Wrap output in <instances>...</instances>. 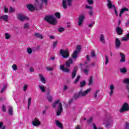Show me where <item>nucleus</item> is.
<instances>
[{
  "mask_svg": "<svg viewBox=\"0 0 129 129\" xmlns=\"http://www.w3.org/2000/svg\"><path fill=\"white\" fill-rule=\"evenodd\" d=\"M105 65H107V63L108 62H109V58H108V56L106 55H105Z\"/></svg>",
  "mask_w": 129,
  "mask_h": 129,
  "instance_id": "obj_34",
  "label": "nucleus"
},
{
  "mask_svg": "<svg viewBox=\"0 0 129 129\" xmlns=\"http://www.w3.org/2000/svg\"><path fill=\"white\" fill-rule=\"evenodd\" d=\"M36 5L37 6V9L39 10H42L43 9V5H45V6H48V0H36Z\"/></svg>",
  "mask_w": 129,
  "mask_h": 129,
  "instance_id": "obj_5",
  "label": "nucleus"
},
{
  "mask_svg": "<svg viewBox=\"0 0 129 129\" xmlns=\"http://www.w3.org/2000/svg\"><path fill=\"white\" fill-rule=\"evenodd\" d=\"M54 16L57 18V19H59L61 17V15L58 12H56L54 14Z\"/></svg>",
  "mask_w": 129,
  "mask_h": 129,
  "instance_id": "obj_44",
  "label": "nucleus"
},
{
  "mask_svg": "<svg viewBox=\"0 0 129 129\" xmlns=\"http://www.w3.org/2000/svg\"><path fill=\"white\" fill-rule=\"evenodd\" d=\"M27 89H28V85H25L23 88L24 91H27Z\"/></svg>",
  "mask_w": 129,
  "mask_h": 129,
  "instance_id": "obj_53",
  "label": "nucleus"
},
{
  "mask_svg": "<svg viewBox=\"0 0 129 129\" xmlns=\"http://www.w3.org/2000/svg\"><path fill=\"white\" fill-rule=\"evenodd\" d=\"M46 70H47V71H54V68L47 67L46 68Z\"/></svg>",
  "mask_w": 129,
  "mask_h": 129,
  "instance_id": "obj_42",
  "label": "nucleus"
},
{
  "mask_svg": "<svg viewBox=\"0 0 129 129\" xmlns=\"http://www.w3.org/2000/svg\"><path fill=\"white\" fill-rule=\"evenodd\" d=\"M86 9H88V10H89V11H90L91 10H93V8L92 7L89 6L88 5H86Z\"/></svg>",
  "mask_w": 129,
  "mask_h": 129,
  "instance_id": "obj_49",
  "label": "nucleus"
},
{
  "mask_svg": "<svg viewBox=\"0 0 129 129\" xmlns=\"http://www.w3.org/2000/svg\"><path fill=\"white\" fill-rule=\"evenodd\" d=\"M114 89H115V86H114V85H110V86H109V95L110 96H112V95H113V92H114L113 90H114Z\"/></svg>",
  "mask_w": 129,
  "mask_h": 129,
  "instance_id": "obj_11",
  "label": "nucleus"
},
{
  "mask_svg": "<svg viewBox=\"0 0 129 129\" xmlns=\"http://www.w3.org/2000/svg\"><path fill=\"white\" fill-rule=\"evenodd\" d=\"M57 45H58V41L56 40L54 41L52 44L53 49H55L56 47H57Z\"/></svg>",
  "mask_w": 129,
  "mask_h": 129,
  "instance_id": "obj_35",
  "label": "nucleus"
},
{
  "mask_svg": "<svg viewBox=\"0 0 129 129\" xmlns=\"http://www.w3.org/2000/svg\"><path fill=\"white\" fill-rule=\"evenodd\" d=\"M8 12L9 13H14V12H15V9L13 8V7H10Z\"/></svg>",
  "mask_w": 129,
  "mask_h": 129,
  "instance_id": "obj_47",
  "label": "nucleus"
},
{
  "mask_svg": "<svg viewBox=\"0 0 129 129\" xmlns=\"http://www.w3.org/2000/svg\"><path fill=\"white\" fill-rule=\"evenodd\" d=\"M17 19L21 22L25 21V20H29V18H28V17H26L25 15L22 14H19L17 15Z\"/></svg>",
  "mask_w": 129,
  "mask_h": 129,
  "instance_id": "obj_12",
  "label": "nucleus"
},
{
  "mask_svg": "<svg viewBox=\"0 0 129 129\" xmlns=\"http://www.w3.org/2000/svg\"><path fill=\"white\" fill-rule=\"evenodd\" d=\"M92 57H95V53L93 51L91 54Z\"/></svg>",
  "mask_w": 129,
  "mask_h": 129,
  "instance_id": "obj_64",
  "label": "nucleus"
},
{
  "mask_svg": "<svg viewBox=\"0 0 129 129\" xmlns=\"http://www.w3.org/2000/svg\"><path fill=\"white\" fill-rule=\"evenodd\" d=\"M92 90V89H91V88H89V89L85 90L84 91H80L78 93H77L74 94V98L75 99H77L78 98H79V97H81L82 96H86Z\"/></svg>",
  "mask_w": 129,
  "mask_h": 129,
  "instance_id": "obj_2",
  "label": "nucleus"
},
{
  "mask_svg": "<svg viewBox=\"0 0 129 129\" xmlns=\"http://www.w3.org/2000/svg\"><path fill=\"white\" fill-rule=\"evenodd\" d=\"M107 7L108 9H114L115 8V7L113 5H112V3H111V1L107 0Z\"/></svg>",
  "mask_w": 129,
  "mask_h": 129,
  "instance_id": "obj_18",
  "label": "nucleus"
},
{
  "mask_svg": "<svg viewBox=\"0 0 129 129\" xmlns=\"http://www.w3.org/2000/svg\"><path fill=\"white\" fill-rule=\"evenodd\" d=\"M32 124L33 126H40V125L41 124V121L39 120L38 118L35 117L32 120Z\"/></svg>",
  "mask_w": 129,
  "mask_h": 129,
  "instance_id": "obj_9",
  "label": "nucleus"
},
{
  "mask_svg": "<svg viewBox=\"0 0 129 129\" xmlns=\"http://www.w3.org/2000/svg\"><path fill=\"white\" fill-rule=\"evenodd\" d=\"M124 129H129V123L126 122L125 125Z\"/></svg>",
  "mask_w": 129,
  "mask_h": 129,
  "instance_id": "obj_52",
  "label": "nucleus"
},
{
  "mask_svg": "<svg viewBox=\"0 0 129 129\" xmlns=\"http://www.w3.org/2000/svg\"><path fill=\"white\" fill-rule=\"evenodd\" d=\"M61 7L66 10L68 8V2L67 0H61Z\"/></svg>",
  "mask_w": 129,
  "mask_h": 129,
  "instance_id": "obj_14",
  "label": "nucleus"
},
{
  "mask_svg": "<svg viewBox=\"0 0 129 129\" xmlns=\"http://www.w3.org/2000/svg\"><path fill=\"white\" fill-rule=\"evenodd\" d=\"M73 63V60L72 58H70L69 61L66 62V67L65 68L64 65H62L60 66V70H62L63 72H66V73H69L70 72V69L69 67H70V65Z\"/></svg>",
  "mask_w": 129,
  "mask_h": 129,
  "instance_id": "obj_1",
  "label": "nucleus"
},
{
  "mask_svg": "<svg viewBox=\"0 0 129 129\" xmlns=\"http://www.w3.org/2000/svg\"><path fill=\"white\" fill-rule=\"evenodd\" d=\"M8 12H9V9H8L7 7H4V12L6 13H8Z\"/></svg>",
  "mask_w": 129,
  "mask_h": 129,
  "instance_id": "obj_55",
  "label": "nucleus"
},
{
  "mask_svg": "<svg viewBox=\"0 0 129 129\" xmlns=\"http://www.w3.org/2000/svg\"><path fill=\"white\" fill-rule=\"evenodd\" d=\"M30 72H35V70H34V68H31L30 69Z\"/></svg>",
  "mask_w": 129,
  "mask_h": 129,
  "instance_id": "obj_62",
  "label": "nucleus"
},
{
  "mask_svg": "<svg viewBox=\"0 0 129 129\" xmlns=\"http://www.w3.org/2000/svg\"><path fill=\"white\" fill-rule=\"evenodd\" d=\"M38 87L42 91V92H45V91H46V87L44 86V85H43L42 84H39Z\"/></svg>",
  "mask_w": 129,
  "mask_h": 129,
  "instance_id": "obj_23",
  "label": "nucleus"
},
{
  "mask_svg": "<svg viewBox=\"0 0 129 129\" xmlns=\"http://www.w3.org/2000/svg\"><path fill=\"white\" fill-rule=\"evenodd\" d=\"M100 41L102 44H105V38H104V35L103 34L100 35Z\"/></svg>",
  "mask_w": 129,
  "mask_h": 129,
  "instance_id": "obj_25",
  "label": "nucleus"
},
{
  "mask_svg": "<svg viewBox=\"0 0 129 129\" xmlns=\"http://www.w3.org/2000/svg\"><path fill=\"white\" fill-rule=\"evenodd\" d=\"M81 50V45H78L76 47V50H75L73 54V58L74 59H76L77 58V55H78V53L80 52Z\"/></svg>",
  "mask_w": 129,
  "mask_h": 129,
  "instance_id": "obj_8",
  "label": "nucleus"
},
{
  "mask_svg": "<svg viewBox=\"0 0 129 129\" xmlns=\"http://www.w3.org/2000/svg\"><path fill=\"white\" fill-rule=\"evenodd\" d=\"M2 109H3V111H4V112H6L7 110V109H6V107L4 105H3L2 106Z\"/></svg>",
  "mask_w": 129,
  "mask_h": 129,
  "instance_id": "obj_60",
  "label": "nucleus"
},
{
  "mask_svg": "<svg viewBox=\"0 0 129 129\" xmlns=\"http://www.w3.org/2000/svg\"><path fill=\"white\" fill-rule=\"evenodd\" d=\"M1 87L2 88L1 92L3 93L6 90V89L7 88V85H2L1 86Z\"/></svg>",
  "mask_w": 129,
  "mask_h": 129,
  "instance_id": "obj_30",
  "label": "nucleus"
},
{
  "mask_svg": "<svg viewBox=\"0 0 129 129\" xmlns=\"http://www.w3.org/2000/svg\"><path fill=\"white\" fill-rule=\"evenodd\" d=\"M84 19H85V16L84 14H82L79 16L78 21L79 26H81V25H82V23H83V20Z\"/></svg>",
  "mask_w": 129,
  "mask_h": 129,
  "instance_id": "obj_13",
  "label": "nucleus"
},
{
  "mask_svg": "<svg viewBox=\"0 0 129 129\" xmlns=\"http://www.w3.org/2000/svg\"><path fill=\"white\" fill-rule=\"evenodd\" d=\"M3 123L0 122V128L5 129V126H3Z\"/></svg>",
  "mask_w": 129,
  "mask_h": 129,
  "instance_id": "obj_57",
  "label": "nucleus"
},
{
  "mask_svg": "<svg viewBox=\"0 0 129 129\" xmlns=\"http://www.w3.org/2000/svg\"><path fill=\"white\" fill-rule=\"evenodd\" d=\"M83 72L85 74V75H88V73H89V69L86 68L83 69Z\"/></svg>",
  "mask_w": 129,
  "mask_h": 129,
  "instance_id": "obj_28",
  "label": "nucleus"
},
{
  "mask_svg": "<svg viewBox=\"0 0 129 129\" xmlns=\"http://www.w3.org/2000/svg\"><path fill=\"white\" fill-rule=\"evenodd\" d=\"M120 72L121 73H126L127 70L126 68H122L120 69Z\"/></svg>",
  "mask_w": 129,
  "mask_h": 129,
  "instance_id": "obj_33",
  "label": "nucleus"
},
{
  "mask_svg": "<svg viewBox=\"0 0 129 129\" xmlns=\"http://www.w3.org/2000/svg\"><path fill=\"white\" fill-rule=\"evenodd\" d=\"M120 41L118 38H116L115 41V46L116 49H119L121 45Z\"/></svg>",
  "mask_w": 129,
  "mask_h": 129,
  "instance_id": "obj_16",
  "label": "nucleus"
},
{
  "mask_svg": "<svg viewBox=\"0 0 129 129\" xmlns=\"http://www.w3.org/2000/svg\"><path fill=\"white\" fill-rule=\"evenodd\" d=\"M64 28H63V27H59L58 28V32L59 33H61V32H63L64 31Z\"/></svg>",
  "mask_w": 129,
  "mask_h": 129,
  "instance_id": "obj_50",
  "label": "nucleus"
},
{
  "mask_svg": "<svg viewBox=\"0 0 129 129\" xmlns=\"http://www.w3.org/2000/svg\"><path fill=\"white\" fill-rule=\"evenodd\" d=\"M128 8H127L126 7L122 8L120 11V13L119 14V17L120 18H121V15H123V14H124L125 12H128Z\"/></svg>",
  "mask_w": 129,
  "mask_h": 129,
  "instance_id": "obj_17",
  "label": "nucleus"
},
{
  "mask_svg": "<svg viewBox=\"0 0 129 129\" xmlns=\"http://www.w3.org/2000/svg\"><path fill=\"white\" fill-rule=\"evenodd\" d=\"M60 54L62 56V58H68V57H69V50L68 49H60Z\"/></svg>",
  "mask_w": 129,
  "mask_h": 129,
  "instance_id": "obj_7",
  "label": "nucleus"
},
{
  "mask_svg": "<svg viewBox=\"0 0 129 129\" xmlns=\"http://www.w3.org/2000/svg\"><path fill=\"white\" fill-rule=\"evenodd\" d=\"M5 39L6 40H10L11 39V34L7 32L5 33Z\"/></svg>",
  "mask_w": 129,
  "mask_h": 129,
  "instance_id": "obj_29",
  "label": "nucleus"
},
{
  "mask_svg": "<svg viewBox=\"0 0 129 129\" xmlns=\"http://www.w3.org/2000/svg\"><path fill=\"white\" fill-rule=\"evenodd\" d=\"M99 92V91L98 90H96L94 93V98H97V95L98 94V93Z\"/></svg>",
  "mask_w": 129,
  "mask_h": 129,
  "instance_id": "obj_36",
  "label": "nucleus"
},
{
  "mask_svg": "<svg viewBox=\"0 0 129 129\" xmlns=\"http://www.w3.org/2000/svg\"><path fill=\"white\" fill-rule=\"evenodd\" d=\"M89 14L90 15V16H93V10L89 11Z\"/></svg>",
  "mask_w": 129,
  "mask_h": 129,
  "instance_id": "obj_54",
  "label": "nucleus"
},
{
  "mask_svg": "<svg viewBox=\"0 0 129 129\" xmlns=\"http://www.w3.org/2000/svg\"><path fill=\"white\" fill-rule=\"evenodd\" d=\"M78 69L77 68V67L74 68V71H73V72L72 73V79H74V78H75V76H76V72H77Z\"/></svg>",
  "mask_w": 129,
  "mask_h": 129,
  "instance_id": "obj_21",
  "label": "nucleus"
},
{
  "mask_svg": "<svg viewBox=\"0 0 129 129\" xmlns=\"http://www.w3.org/2000/svg\"><path fill=\"white\" fill-rule=\"evenodd\" d=\"M120 56L121 57L120 62H125V56L124 55V54L122 53H120Z\"/></svg>",
  "mask_w": 129,
  "mask_h": 129,
  "instance_id": "obj_26",
  "label": "nucleus"
},
{
  "mask_svg": "<svg viewBox=\"0 0 129 129\" xmlns=\"http://www.w3.org/2000/svg\"><path fill=\"white\" fill-rule=\"evenodd\" d=\"M116 32L118 35H122L123 31H122V29H121V28L117 27L116 28Z\"/></svg>",
  "mask_w": 129,
  "mask_h": 129,
  "instance_id": "obj_20",
  "label": "nucleus"
},
{
  "mask_svg": "<svg viewBox=\"0 0 129 129\" xmlns=\"http://www.w3.org/2000/svg\"><path fill=\"white\" fill-rule=\"evenodd\" d=\"M53 107H57V111L56 112L57 115H60L63 111V108H62V103L60 102V100H57L52 104Z\"/></svg>",
  "mask_w": 129,
  "mask_h": 129,
  "instance_id": "obj_3",
  "label": "nucleus"
},
{
  "mask_svg": "<svg viewBox=\"0 0 129 129\" xmlns=\"http://www.w3.org/2000/svg\"><path fill=\"white\" fill-rule=\"evenodd\" d=\"M80 78H81L80 76H77V78H76V80L74 82L75 84H76V83H77L79 81Z\"/></svg>",
  "mask_w": 129,
  "mask_h": 129,
  "instance_id": "obj_43",
  "label": "nucleus"
},
{
  "mask_svg": "<svg viewBox=\"0 0 129 129\" xmlns=\"http://www.w3.org/2000/svg\"><path fill=\"white\" fill-rule=\"evenodd\" d=\"M93 26H94V23H91L88 24V27H89V28H92Z\"/></svg>",
  "mask_w": 129,
  "mask_h": 129,
  "instance_id": "obj_58",
  "label": "nucleus"
},
{
  "mask_svg": "<svg viewBox=\"0 0 129 129\" xmlns=\"http://www.w3.org/2000/svg\"><path fill=\"white\" fill-rule=\"evenodd\" d=\"M67 1H68L69 7H71V6H72V1L73 0H67Z\"/></svg>",
  "mask_w": 129,
  "mask_h": 129,
  "instance_id": "obj_45",
  "label": "nucleus"
},
{
  "mask_svg": "<svg viewBox=\"0 0 129 129\" xmlns=\"http://www.w3.org/2000/svg\"><path fill=\"white\" fill-rule=\"evenodd\" d=\"M26 53L28 55H31L33 53V48L32 47H28L26 49Z\"/></svg>",
  "mask_w": 129,
  "mask_h": 129,
  "instance_id": "obj_24",
  "label": "nucleus"
},
{
  "mask_svg": "<svg viewBox=\"0 0 129 129\" xmlns=\"http://www.w3.org/2000/svg\"><path fill=\"white\" fill-rule=\"evenodd\" d=\"M12 68L14 71H17V70H18V66H17V64H13L12 66Z\"/></svg>",
  "mask_w": 129,
  "mask_h": 129,
  "instance_id": "obj_32",
  "label": "nucleus"
},
{
  "mask_svg": "<svg viewBox=\"0 0 129 129\" xmlns=\"http://www.w3.org/2000/svg\"><path fill=\"white\" fill-rule=\"evenodd\" d=\"M123 83L129 84V78H126L123 81Z\"/></svg>",
  "mask_w": 129,
  "mask_h": 129,
  "instance_id": "obj_41",
  "label": "nucleus"
},
{
  "mask_svg": "<svg viewBox=\"0 0 129 129\" xmlns=\"http://www.w3.org/2000/svg\"><path fill=\"white\" fill-rule=\"evenodd\" d=\"M1 20H3L5 22H8L9 21V16L7 15H4L0 17Z\"/></svg>",
  "mask_w": 129,
  "mask_h": 129,
  "instance_id": "obj_19",
  "label": "nucleus"
},
{
  "mask_svg": "<svg viewBox=\"0 0 129 129\" xmlns=\"http://www.w3.org/2000/svg\"><path fill=\"white\" fill-rule=\"evenodd\" d=\"M63 89L64 91H65L66 90H67V89H68V86H67V85H64Z\"/></svg>",
  "mask_w": 129,
  "mask_h": 129,
  "instance_id": "obj_59",
  "label": "nucleus"
},
{
  "mask_svg": "<svg viewBox=\"0 0 129 129\" xmlns=\"http://www.w3.org/2000/svg\"><path fill=\"white\" fill-rule=\"evenodd\" d=\"M129 110V104L128 103L125 102L124 103L122 107L120 109V112H125V111H128Z\"/></svg>",
  "mask_w": 129,
  "mask_h": 129,
  "instance_id": "obj_6",
  "label": "nucleus"
},
{
  "mask_svg": "<svg viewBox=\"0 0 129 129\" xmlns=\"http://www.w3.org/2000/svg\"><path fill=\"white\" fill-rule=\"evenodd\" d=\"M32 103V98L30 97L28 99V108H30V106H31V104Z\"/></svg>",
  "mask_w": 129,
  "mask_h": 129,
  "instance_id": "obj_31",
  "label": "nucleus"
},
{
  "mask_svg": "<svg viewBox=\"0 0 129 129\" xmlns=\"http://www.w3.org/2000/svg\"><path fill=\"white\" fill-rule=\"evenodd\" d=\"M89 5H92L93 4V0H87Z\"/></svg>",
  "mask_w": 129,
  "mask_h": 129,
  "instance_id": "obj_56",
  "label": "nucleus"
},
{
  "mask_svg": "<svg viewBox=\"0 0 129 129\" xmlns=\"http://www.w3.org/2000/svg\"><path fill=\"white\" fill-rule=\"evenodd\" d=\"M34 37H36V38H38V39H41V40L44 39V36H43V35L39 33H36L34 34Z\"/></svg>",
  "mask_w": 129,
  "mask_h": 129,
  "instance_id": "obj_22",
  "label": "nucleus"
},
{
  "mask_svg": "<svg viewBox=\"0 0 129 129\" xmlns=\"http://www.w3.org/2000/svg\"><path fill=\"white\" fill-rule=\"evenodd\" d=\"M73 99H76L74 98V96L72 99H70L68 101L69 104H71L73 102Z\"/></svg>",
  "mask_w": 129,
  "mask_h": 129,
  "instance_id": "obj_46",
  "label": "nucleus"
},
{
  "mask_svg": "<svg viewBox=\"0 0 129 129\" xmlns=\"http://www.w3.org/2000/svg\"><path fill=\"white\" fill-rule=\"evenodd\" d=\"M55 124L57 125V126H58V127H59V128H62V124L61 123V122H60V121H59L57 120H55Z\"/></svg>",
  "mask_w": 129,
  "mask_h": 129,
  "instance_id": "obj_27",
  "label": "nucleus"
},
{
  "mask_svg": "<svg viewBox=\"0 0 129 129\" xmlns=\"http://www.w3.org/2000/svg\"><path fill=\"white\" fill-rule=\"evenodd\" d=\"M27 8L30 12H33L35 10V9H37V10H39L38 8V6L37 5H36L35 3V6H33L32 4H29L26 6Z\"/></svg>",
  "mask_w": 129,
  "mask_h": 129,
  "instance_id": "obj_10",
  "label": "nucleus"
},
{
  "mask_svg": "<svg viewBox=\"0 0 129 129\" xmlns=\"http://www.w3.org/2000/svg\"><path fill=\"white\" fill-rule=\"evenodd\" d=\"M39 77L40 80L42 82V83H43V84H46V78H45V77H44V75L42 74H39Z\"/></svg>",
  "mask_w": 129,
  "mask_h": 129,
  "instance_id": "obj_15",
  "label": "nucleus"
},
{
  "mask_svg": "<svg viewBox=\"0 0 129 129\" xmlns=\"http://www.w3.org/2000/svg\"><path fill=\"white\" fill-rule=\"evenodd\" d=\"M44 20L45 21H46V22H48L49 24H50L51 25H55L58 23L57 19H56L55 17H54V16L53 15H49L46 16L44 18Z\"/></svg>",
  "mask_w": 129,
  "mask_h": 129,
  "instance_id": "obj_4",
  "label": "nucleus"
},
{
  "mask_svg": "<svg viewBox=\"0 0 129 129\" xmlns=\"http://www.w3.org/2000/svg\"><path fill=\"white\" fill-rule=\"evenodd\" d=\"M47 99L48 101H50V102H51V101L53 100V97L51 96H47Z\"/></svg>",
  "mask_w": 129,
  "mask_h": 129,
  "instance_id": "obj_48",
  "label": "nucleus"
},
{
  "mask_svg": "<svg viewBox=\"0 0 129 129\" xmlns=\"http://www.w3.org/2000/svg\"><path fill=\"white\" fill-rule=\"evenodd\" d=\"M114 14L116 16L118 17V13H117V11H116V9H115V7L113 8Z\"/></svg>",
  "mask_w": 129,
  "mask_h": 129,
  "instance_id": "obj_51",
  "label": "nucleus"
},
{
  "mask_svg": "<svg viewBox=\"0 0 129 129\" xmlns=\"http://www.w3.org/2000/svg\"><path fill=\"white\" fill-rule=\"evenodd\" d=\"M86 84V83L85 82V81H83L81 82L80 84V87H83V86H85Z\"/></svg>",
  "mask_w": 129,
  "mask_h": 129,
  "instance_id": "obj_39",
  "label": "nucleus"
},
{
  "mask_svg": "<svg viewBox=\"0 0 129 129\" xmlns=\"http://www.w3.org/2000/svg\"><path fill=\"white\" fill-rule=\"evenodd\" d=\"M93 129H97V127H96V125H95V123H93Z\"/></svg>",
  "mask_w": 129,
  "mask_h": 129,
  "instance_id": "obj_63",
  "label": "nucleus"
},
{
  "mask_svg": "<svg viewBox=\"0 0 129 129\" xmlns=\"http://www.w3.org/2000/svg\"><path fill=\"white\" fill-rule=\"evenodd\" d=\"M88 122L89 123H90V122H92V118H90L88 120Z\"/></svg>",
  "mask_w": 129,
  "mask_h": 129,
  "instance_id": "obj_61",
  "label": "nucleus"
},
{
  "mask_svg": "<svg viewBox=\"0 0 129 129\" xmlns=\"http://www.w3.org/2000/svg\"><path fill=\"white\" fill-rule=\"evenodd\" d=\"M93 82V80L92 77H90V79L89 80V85L90 86L91 84H92V83Z\"/></svg>",
  "mask_w": 129,
  "mask_h": 129,
  "instance_id": "obj_40",
  "label": "nucleus"
},
{
  "mask_svg": "<svg viewBox=\"0 0 129 129\" xmlns=\"http://www.w3.org/2000/svg\"><path fill=\"white\" fill-rule=\"evenodd\" d=\"M24 29L29 30L30 29V24L29 23H25L24 25Z\"/></svg>",
  "mask_w": 129,
  "mask_h": 129,
  "instance_id": "obj_38",
  "label": "nucleus"
},
{
  "mask_svg": "<svg viewBox=\"0 0 129 129\" xmlns=\"http://www.w3.org/2000/svg\"><path fill=\"white\" fill-rule=\"evenodd\" d=\"M9 113L10 115H13V108L12 107H10L9 109Z\"/></svg>",
  "mask_w": 129,
  "mask_h": 129,
  "instance_id": "obj_37",
  "label": "nucleus"
}]
</instances>
